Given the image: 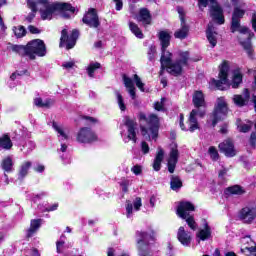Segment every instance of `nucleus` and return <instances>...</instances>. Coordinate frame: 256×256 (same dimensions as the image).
Listing matches in <instances>:
<instances>
[{"label": "nucleus", "instance_id": "24", "mask_svg": "<svg viewBox=\"0 0 256 256\" xmlns=\"http://www.w3.org/2000/svg\"><path fill=\"white\" fill-rule=\"evenodd\" d=\"M206 37L211 45V47L217 46V32H215V28L212 23L208 24V28L206 30Z\"/></svg>", "mask_w": 256, "mask_h": 256}, {"label": "nucleus", "instance_id": "60", "mask_svg": "<svg viewBox=\"0 0 256 256\" xmlns=\"http://www.w3.org/2000/svg\"><path fill=\"white\" fill-rule=\"evenodd\" d=\"M34 171H36V173H43L45 171V165L39 163L36 164Z\"/></svg>", "mask_w": 256, "mask_h": 256}, {"label": "nucleus", "instance_id": "31", "mask_svg": "<svg viewBox=\"0 0 256 256\" xmlns=\"http://www.w3.org/2000/svg\"><path fill=\"white\" fill-rule=\"evenodd\" d=\"M1 168L5 173H12L13 171V157L7 156L4 159H2L1 162Z\"/></svg>", "mask_w": 256, "mask_h": 256}, {"label": "nucleus", "instance_id": "55", "mask_svg": "<svg viewBox=\"0 0 256 256\" xmlns=\"http://www.w3.org/2000/svg\"><path fill=\"white\" fill-rule=\"evenodd\" d=\"M131 171L134 175H141V173H143V168L139 165H135L131 168Z\"/></svg>", "mask_w": 256, "mask_h": 256}, {"label": "nucleus", "instance_id": "33", "mask_svg": "<svg viewBox=\"0 0 256 256\" xmlns=\"http://www.w3.org/2000/svg\"><path fill=\"white\" fill-rule=\"evenodd\" d=\"M10 50L13 51V53H17L21 57H28V52H27V45H10Z\"/></svg>", "mask_w": 256, "mask_h": 256}, {"label": "nucleus", "instance_id": "32", "mask_svg": "<svg viewBox=\"0 0 256 256\" xmlns=\"http://www.w3.org/2000/svg\"><path fill=\"white\" fill-rule=\"evenodd\" d=\"M27 5H28L29 9H31L32 12L30 14H28V16L26 17V21H28V23H31V21H33V19H35V14L38 11L37 3L33 0H28Z\"/></svg>", "mask_w": 256, "mask_h": 256}, {"label": "nucleus", "instance_id": "37", "mask_svg": "<svg viewBox=\"0 0 256 256\" xmlns=\"http://www.w3.org/2000/svg\"><path fill=\"white\" fill-rule=\"evenodd\" d=\"M53 129L58 133V137H62L65 141L69 139V134H67V130L63 128L62 126H59L56 122H53L52 124Z\"/></svg>", "mask_w": 256, "mask_h": 256}, {"label": "nucleus", "instance_id": "41", "mask_svg": "<svg viewBox=\"0 0 256 256\" xmlns=\"http://www.w3.org/2000/svg\"><path fill=\"white\" fill-rule=\"evenodd\" d=\"M227 195H243L245 190L239 185L231 186L226 189Z\"/></svg>", "mask_w": 256, "mask_h": 256}, {"label": "nucleus", "instance_id": "21", "mask_svg": "<svg viewBox=\"0 0 256 256\" xmlns=\"http://www.w3.org/2000/svg\"><path fill=\"white\" fill-rule=\"evenodd\" d=\"M137 21L142 23L144 27H147V25H151V12H149L147 8H141L139 11V15L137 16Z\"/></svg>", "mask_w": 256, "mask_h": 256}, {"label": "nucleus", "instance_id": "20", "mask_svg": "<svg viewBox=\"0 0 256 256\" xmlns=\"http://www.w3.org/2000/svg\"><path fill=\"white\" fill-rule=\"evenodd\" d=\"M250 97H251V95L249 94V90L245 89L244 96L234 95L232 98V101H233L234 105H236L237 107H245V105H247L249 103Z\"/></svg>", "mask_w": 256, "mask_h": 256}, {"label": "nucleus", "instance_id": "39", "mask_svg": "<svg viewBox=\"0 0 256 256\" xmlns=\"http://www.w3.org/2000/svg\"><path fill=\"white\" fill-rule=\"evenodd\" d=\"M243 82V74H241L240 70L234 71L233 81H232V88L237 89L239 85Z\"/></svg>", "mask_w": 256, "mask_h": 256}, {"label": "nucleus", "instance_id": "54", "mask_svg": "<svg viewBox=\"0 0 256 256\" xmlns=\"http://www.w3.org/2000/svg\"><path fill=\"white\" fill-rule=\"evenodd\" d=\"M241 251L242 253H244L245 251H249L248 256H256V246L255 247L246 246L245 249H242Z\"/></svg>", "mask_w": 256, "mask_h": 256}, {"label": "nucleus", "instance_id": "43", "mask_svg": "<svg viewBox=\"0 0 256 256\" xmlns=\"http://www.w3.org/2000/svg\"><path fill=\"white\" fill-rule=\"evenodd\" d=\"M115 95L120 111H125V109H127V106H125V100L123 99V95H121L119 91H116Z\"/></svg>", "mask_w": 256, "mask_h": 256}, {"label": "nucleus", "instance_id": "38", "mask_svg": "<svg viewBox=\"0 0 256 256\" xmlns=\"http://www.w3.org/2000/svg\"><path fill=\"white\" fill-rule=\"evenodd\" d=\"M31 165L32 163L29 161H26L21 165L18 177L19 179H25V177H27L29 169H31Z\"/></svg>", "mask_w": 256, "mask_h": 256}, {"label": "nucleus", "instance_id": "36", "mask_svg": "<svg viewBox=\"0 0 256 256\" xmlns=\"http://www.w3.org/2000/svg\"><path fill=\"white\" fill-rule=\"evenodd\" d=\"M170 187L172 191H179V189L183 187V182L181 181V178L172 175L170 180Z\"/></svg>", "mask_w": 256, "mask_h": 256}, {"label": "nucleus", "instance_id": "45", "mask_svg": "<svg viewBox=\"0 0 256 256\" xmlns=\"http://www.w3.org/2000/svg\"><path fill=\"white\" fill-rule=\"evenodd\" d=\"M14 35L18 38L21 39V37H25L27 31L25 30V27L23 26H18L13 28Z\"/></svg>", "mask_w": 256, "mask_h": 256}, {"label": "nucleus", "instance_id": "2", "mask_svg": "<svg viewBox=\"0 0 256 256\" xmlns=\"http://www.w3.org/2000/svg\"><path fill=\"white\" fill-rule=\"evenodd\" d=\"M36 8L39 10L43 21H51V19L57 17V15H61L64 19H69L71 14L75 13V8H73L71 4L65 2H54L49 4V0H38L36 2Z\"/></svg>", "mask_w": 256, "mask_h": 256}, {"label": "nucleus", "instance_id": "9", "mask_svg": "<svg viewBox=\"0 0 256 256\" xmlns=\"http://www.w3.org/2000/svg\"><path fill=\"white\" fill-rule=\"evenodd\" d=\"M229 77V62L224 61L220 65V72H219V80L212 79L211 85H214V87H217L220 91H225L224 85H227Z\"/></svg>", "mask_w": 256, "mask_h": 256}, {"label": "nucleus", "instance_id": "57", "mask_svg": "<svg viewBox=\"0 0 256 256\" xmlns=\"http://www.w3.org/2000/svg\"><path fill=\"white\" fill-rule=\"evenodd\" d=\"M133 205H134V211H139L141 209V198L137 197L134 202H133Z\"/></svg>", "mask_w": 256, "mask_h": 256}, {"label": "nucleus", "instance_id": "6", "mask_svg": "<svg viewBox=\"0 0 256 256\" xmlns=\"http://www.w3.org/2000/svg\"><path fill=\"white\" fill-rule=\"evenodd\" d=\"M246 10L234 8L232 13V21L230 26L231 33H241V35H247L249 28L241 25V19L245 17Z\"/></svg>", "mask_w": 256, "mask_h": 256}, {"label": "nucleus", "instance_id": "19", "mask_svg": "<svg viewBox=\"0 0 256 256\" xmlns=\"http://www.w3.org/2000/svg\"><path fill=\"white\" fill-rule=\"evenodd\" d=\"M177 239L184 247H189L191 245V241H193V237L191 236V232L185 230V227L181 226L177 232Z\"/></svg>", "mask_w": 256, "mask_h": 256}, {"label": "nucleus", "instance_id": "56", "mask_svg": "<svg viewBox=\"0 0 256 256\" xmlns=\"http://www.w3.org/2000/svg\"><path fill=\"white\" fill-rule=\"evenodd\" d=\"M181 23H185V10L182 7H177Z\"/></svg>", "mask_w": 256, "mask_h": 256}, {"label": "nucleus", "instance_id": "40", "mask_svg": "<svg viewBox=\"0 0 256 256\" xmlns=\"http://www.w3.org/2000/svg\"><path fill=\"white\" fill-rule=\"evenodd\" d=\"M129 29L131 33L135 35V37H137L138 39H143V32L137 24H135L134 22H129Z\"/></svg>", "mask_w": 256, "mask_h": 256}, {"label": "nucleus", "instance_id": "48", "mask_svg": "<svg viewBox=\"0 0 256 256\" xmlns=\"http://www.w3.org/2000/svg\"><path fill=\"white\" fill-rule=\"evenodd\" d=\"M234 9H245L247 7V3L245 0H230Z\"/></svg>", "mask_w": 256, "mask_h": 256}, {"label": "nucleus", "instance_id": "62", "mask_svg": "<svg viewBox=\"0 0 256 256\" xmlns=\"http://www.w3.org/2000/svg\"><path fill=\"white\" fill-rule=\"evenodd\" d=\"M141 149L144 155H147V153H149V144H147V142H142Z\"/></svg>", "mask_w": 256, "mask_h": 256}, {"label": "nucleus", "instance_id": "3", "mask_svg": "<svg viewBox=\"0 0 256 256\" xmlns=\"http://www.w3.org/2000/svg\"><path fill=\"white\" fill-rule=\"evenodd\" d=\"M138 121H140V123H146L147 125H140L141 134L143 135V137H145V139H148L149 141H151V139H157V137L159 136L160 127L158 115L150 114L147 116L145 113L140 112L138 114Z\"/></svg>", "mask_w": 256, "mask_h": 256}, {"label": "nucleus", "instance_id": "17", "mask_svg": "<svg viewBox=\"0 0 256 256\" xmlns=\"http://www.w3.org/2000/svg\"><path fill=\"white\" fill-rule=\"evenodd\" d=\"M219 149L221 153H224L226 157H235L237 155V150L235 149V144L231 139H227L219 144Z\"/></svg>", "mask_w": 256, "mask_h": 256}, {"label": "nucleus", "instance_id": "35", "mask_svg": "<svg viewBox=\"0 0 256 256\" xmlns=\"http://www.w3.org/2000/svg\"><path fill=\"white\" fill-rule=\"evenodd\" d=\"M237 127L240 133H249L253 128V122L246 121V123H241V120H237Z\"/></svg>", "mask_w": 256, "mask_h": 256}, {"label": "nucleus", "instance_id": "25", "mask_svg": "<svg viewBox=\"0 0 256 256\" xmlns=\"http://www.w3.org/2000/svg\"><path fill=\"white\" fill-rule=\"evenodd\" d=\"M43 225V219H33L30 221V228L27 231V237H33L36 231H39Z\"/></svg>", "mask_w": 256, "mask_h": 256}, {"label": "nucleus", "instance_id": "23", "mask_svg": "<svg viewBox=\"0 0 256 256\" xmlns=\"http://www.w3.org/2000/svg\"><path fill=\"white\" fill-rule=\"evenodd\" d=\"M251 37H253V34H248L247 36V40L243 41L241 40V38H238L240 41V45H242L244 51H246L248 57H250L251 59H253V44L251 43Z\"/></svg>", "mask_w": 256, "mask_h": 256}, {"label": "nucleus", "instance_id": "4", "mask_svg": "<svg viewBox=\"0 0 256 256\" xmlns=\"http://www.w3.org/2000/svg\"><path fill=\"white\" fill-rule=\"evenodd\" d=\"M179 59L177 62L167 65V64H161V70L160 75H163L166 71L173 75L174 77H179L181 73H183V67L187 66L189 64V52H180L178 53Z\"/></svg>", "mask_w": 256, "mask_h": 256}, {"label": "nucleus", "instance_id": "11", "mask_svg": "<svg viewBox=\"0 0 256 256\" xmlns=\"http://www.w3.org/2000/svg\"><path fill=\"white\" fill-rule=\"evenodd\" d=\"M137 248L139 256H150L149 255V244H147V239H149V234L147 232H137Z\"/></svg>", "mask_w": 256, "mask_h": 256}, {"label": "nucleus", "instance_id": "14", "mask_svg": "<svg viewBox=\"0 0 256 256\" xmlns=\"http://www.w3.org/2000/svg\"><path fill=\"white\" fill-rule=\"evenodd\" d=\"M79 39V31L73 30L71 35H67V29H63L60 38V47H63V43H66L67 49H73Z\"/></svg>", "mask_w": 256, "mask_h": 256}, {"label": "nucleus", "instance_id": "27", "mask_svg": "<svg viewBox=\"0 0 256 256\" xmlns=\"http://www.w3.org/2000/svg\"><path fill=\"white\" fill-rule=\"evenodd\" d=\"M162 51V55L160 58V63L161 65H173V63H177L176 62H172L173 61V54L169 51H167V49H163L161 48Z\"/></svg>", "mask_w": 256, "mask_h": 256}, {"label": "nucleus", "instance_id": "22", "mask_svg": "<svg viewBox=\"0 0 256 256\" xmlns=\"http://www.w3.org/2000/svg\"><path fill=\"white\" fill-rule=\"evenodd\" d=\"M123 83L131 99H137V93L135 92L136 88H135V84L133 83V79H131L127 75H123Z\"/></svg>", "mask_w": 256, "mask_h": 256}, {"label": "nucleus", "instance_id": "58", "mask_svg": "<svg viewBox=\"0 0 256 256\" xmlns=\"http://www.w3.org/2000/svg\"><path fill=\"white\" fill-rule=\"evenodd\" d=\"M24 74H25V72L16 71L10 75V79H11V81H15L16 79H19V77H21V75H24Z\"/></svg>", "mask_w": 256, "mask_h": 256}, {"label": "nucleus", "instance_id": "13", "mask_svg": "<svg viewBox=\"0 0 256 256\" xmlns=\"http://www.w3.org/2000/svg\"><path fill=\"white\" fill-rule=\"evenodd\" d=\"M239 219L244 223H253L256 219L255 204H248L245 207H243L239 212Z\"/></svg>", "mask_w": 256, "mask_h": 256}, {"label": "nucleus", "instance_id": "63", "mask_svg": "<svg viewBox=\"0 0 256 256\" xmlns=\"http://www.w3.org/2000/svg\"><path fill=\"white\" fill-rule=\"evenodd\" d=\"M116 5V11L123 9V0H113Z\"/></svg>", "mask_w": 256, "mask_h": 256}, {"label": "nucleus", "instance_id": "10", "mask_svg": "<svg viewBox=\"0 0 256 256\" xmlns=\"http://www.w3.org/2000/svg\"><path fill=\"white\" fill-rule=\"evenodd\" d=\"M209 2L210 17H212L213 21H216L218 25H223V23H225V16H223V8L221 7V5H219V3H217V0H209Z\"/></svg>", "mask_w": 256, "mask_h": 256}, {"label": "nucleus", "instance_id": "44", "mask_svg": "<svg viewBox=\"0 0 256 256\" xmlns=\"http://www.w3.org/2000/svg\"><path fill=\"white\" fill-rule=\"evenodd\" d=\"M133 79H134V83H135L136 87H138V89H139L142 93H145V83H143V81L141 80V78L139 77V75L134 74Z\"/></svg>", "mask_w": 256, "mask_h": 256}, {"label": "nucleus", "instance_id": "42", "mask_svg": "<svg viewBox=\"0 0 256 256\" xmlns=\"http://www.w3.org/2000/svg\"><path fill=\"white\" fill-rule=\"evenodd\" d=\"M101 69V64L99 62L90 63L87 68V73L89 77H95V71Z\"/></svg>", "mask_w": 256, "mask_h": 256}, {"label": "nucleus", "instance_id": "12", "mask_svg": "<svg viewBox=\"0 0 256 256\" xmlns=\"http://www.w3.org/2000/svg\"><path fill=\"white\" fill-rule=\"evenodd\" d=\"M76 141L78 143H94L97 141V134L91 128L83 127L76 134Z\"/></svg>", "mask_w": 256, "mask_h": 256}, {"label": "nucleus", "instance_id": "47", "mask_svg": "<svg viewBox=\"0 0 256 256\" xmlns=\"http://www.w3.org/2000/svg\"><path fill=\"white\" fill-rule=\"evenodd\" d=\"M185 219L187 225L190 227V229H192V231H196L197 230V223L195 222V218L193 216H188L186 218H182Z\"/></svg>", "mask_w": 256, "mask_h": 256}, {"label": "nucleus", "instance_id": "30", "mask_svg": "<svg viewBox=\"0 0 256 256\" xmlns=\"http://www.w3.org/2000/svg\"><path fill=\"white\" fill-rule=\"evenodd\" d=\"M159 40L161 43V49H167L171 43V35L167 31L159 32Z\"/></svg>", "mask_w": 256, "mask_h": 256}, {"label": "nucleus", "instance_id": "64", "mask_svg": "<svg viewBox=\"0 0 256 256\" xmlns=\"http://www.w3.org/2000/svg\"><path fill=\"white\" fill-rule=\"evenodd\" d=\"M250 145L252 147H255V145H256V133L255 132H253L250 136Z\"/></svg>", "mask_w": 256, "mask_h": 256}, {"label": "nucleus", "instance_id": "5", "mask_svg": "<svg viewBox=\"0 0 256 256\" xmlns=\"http://www.w3.org/2000/svg\"><path fill=\"white\" fill-rule=\"evenodd\" d=\"M229 112V107L227 106V101L225 97H220L216 101V105L214 108V112L210 116V122H212V126L215 127L221 119H225L227 117V113Z\"/></svg>", "mask_w": 256, "mask_h": 256}, {"label": "nucleus", "instance_id": "15", "mask_svg": "<svg viewBox=\"0 0 256 256\" xmlns=\"http://www.w3.org/2000/svg\"><path fill=\"white\" fill-rule=\"evenodd\" d=\"M177 161H179V148L177 143L170 144V152L168 157V171L169 173H175V167H177Z\"/></svg>", "mask_w": 256, "mask_h": 256}, {"label": "nucleus", "instance_id": "16", "mask_svg": "<svg viewBox=\"0 0 256 256\" xmlns=\"http://www.w3.org/2000/svg\"><path fill=\"white\" fill-rule=\"evenodd\" d=\"M195 211V205L188 201H182L178 204L176 213L180 219H187Z\"/></svg>", "mask_w": 256, "mask_h": 256}, {"label": "nucleus", "instance_id": "61", "mask_svg": "<svg viewBox=\"0 0 256 256\" xmlns=\"http://www.w3.org/2000/svg\"><path fill=\"white\" fill-rule=\"evenodd\" d=\"M62 67H63L64 69H73V67H75V62H73V61L64 62V63L62 64Z\"/></svg>", "mask_w": 256, "mask_h": 256}, {"label": "nucleus", "instance_id": "18", "mask_svg": "<svg viewBox=\"0 0 256 256\" xmlns=\"http://www.w3.org/2000/svg\"><path fill=\"white\" fill-rule=\"evenodd\" d=\"M83 23L85 25H88V27H93L94 29H97L101 23L99 22V16H97V12L95 9H91L82 19Z\"/></svg>", "mask_w": 256, "mask_h": 256}, {"label": "nucleus", "instance_id": "28", "mask_svg": "<svg viewBox=\"0 0 256 256\" xmlns=\"http://www.w3.org/2000/svg\"><path fill=\"white\" fill-rule=\"evenodd\" d=\"M196 237L200 241H207L211 237V227H209V224L207 222H204V229H201L197 234Z\"/></svg>", "mask_w": 256, "mask_h": 256}, {"label": "nucleus", "instance_id": "53", "mask_svg": "<svg viewBox=\"0 0 256 256\" xmlns=\"http://www.w3.org/2000/svg\"><path fill=\"white\" fill-rule=\"evenodd\" d=\"M165 105V98H161V101L160 102H156L154 104V109L156 111H163V107Z\"/></svg>", "mask_w": 256, "mask_h": 256}, {"label": "nucleus", "instance_id": "52", "mask_svg": "<svg viewBox=\"0 0 256 256\" xmlns=\"http://www.w3.org/2000/svg\"><path fill=\"white\" fill-rule=\"evenodd\" d=\"M34 105H36V107H49V102H43V99L35 98Z\"/></svg>", "mask_w": 256, "mask_h": 256}, {"label": "nucleus", "instance_id": "49", "mask_svg": "<svg viewBox=\"0 0 256 256\" xmlns=\"http://www.w3.org/2000/svg\"><path fill=\"white\" fill-rule=\"evenodd\" d=\"M126 216L127 219H131L133 217V203L131 201H126Z\"/></svg>", "mask_w": 256, "mask_h": 256}, {"label": "nucleus", "instance_id": "8", "mask_svg": "<svg viewBox=\"0 0 256 256\" xmlns=\"http://www.w3.org/2000/svg\"><path fill=\"white\" fill-rule=\"evenodd\" d=\"M29 59H35L37 57H45L47 55V46L41 39H35L26 45Z\"/></svg>", "mask_w": 256, "mask_h": 256}, {"label": "nucleus", "instance_id": "46", "mask_svg": "<svg viewBox=\"0 0 256 256\" xmlns=\"http://www.w3.org/2000/svg\"><path fill=\"white\" fill-rule=\"evenodd\" d=\"M208 154L210 155V159H212V161L219 160V152L217 151V148H215V146H211L208 149Z\"/></svg>", "mask_w": 256, "mask_h": 256}, {"label": "nucleus", "instance_id": "59", "mask_svg": "<svg viewBox=\"0 0 256 256\" xmlns=\"http://www.w3.org/2000/svg\"><path fill=\"white\" fill-rule=\"evenodd\" d=\"M59 208V203H54L51 206H48L46 209H44L43 211H47L48 213L51 211H57V209Z\"/></svg>", "mask_w": 256, "mask_h": 256}, {"label": "nucleus", "instance_id": "51", "mask_svg": "<svg viewBox=\"0 0 256 256\" xmlns=\"http://www.w3.org/2000/svg\"><path fill=\"white\" fill-rule=\"evenodd\" d=\"M155 53H157V48L155 46H150L148 50L149 61H153L155 59Z\"/></svg>", "mask_w": 256, "mask_h": 256}, {"label": "nucleus", "instance_id": "29", "mask_svg": "<svg viewBox=\"0 0 256 256\" xmlns=\"http://www.w3.org/2000/svg\"><path fill=\"white\" fill-rule=\"evenodd\" d=\"M189 35V26L185 22H181V27L174 33L175 39H186Z\"/></svg>", "mask_w": 256, "mask_h": 256}, {"label": "nucleus", "instance_id": "34", "mask_svg": "<svg viewBox=\"0 0 256 256\" xmlns=\"http://www.w3.org/2000/svg\"><path fill=\"white\" fill-rule=\"evenodd\" d=\"M13 147V142L11 141V138L9 135H3L0 137V149H5L6 151H9Z\"/></svg>", "mask_w": 256, "mask_h": 256}, {"label": "nucleus", "instance_id": "7", "mask_svg": "<svg viewBox=\"0 0 256 256\" xmlns=\"http://www.w3.org/2000/svg\"><path fill=\"white\" fill-rule=\"evenodd\" d=\"M124 125L126 126L127 131L122 130L120 135L124 143H137V121L131 119L129 116L124 117Z\"/></svg>", "mask_w": 256, "mask_h": 256}, {"label": "nucleus", "instance_id": "1", "mask_svg": "<svg viewBox=\"0 0 256 256\" xmlns=\"http://www.w3.org/2000/svg\"><path fill=\"white\" fill-rule=\"evenodd\" d=\"M192 103L196 109H193L190 112L189 118H188V128L185 127V124L183 123L185 116L183 114H180L179 116V125L182 131H190V133H194L199 129V121H197V117H200V119H203L205 117L207 111V102L205 101V95L202 91H195L192 97Z\"/></svg>", "mask_w": 256, "mask_h": 256}, {"label": "nucleus", "instance_id": "50", "mask_svg": "<svg viewBox=\"0 0 256 256\" xmlns=\"http://www.w3.org/2000/svg\"><path fill=\"white\" fill-rule=\"evenodd\" d=\"M65 239H66L65 235H62L59 241L56 242L57 253H63V251L61 250V247L65 245Z\"/></svg>", "mask_w": 256, "mask_h": 256}, {"label": "nucleus", "instance_id": "26", "mask_svg": "<svg viewBox=\"0 0 256 256\" xmlns=\"http://www.w3.org/2000/svg\"><path fill=\"white\" fill-rule=\"evenodd\" d=\"M165 158V151L162 148H158V152L156 153L153 169L154 171H161V163H163V159Z\"/></svg>", "mask_w": 256, "mask_h": 256}]
</instances>
